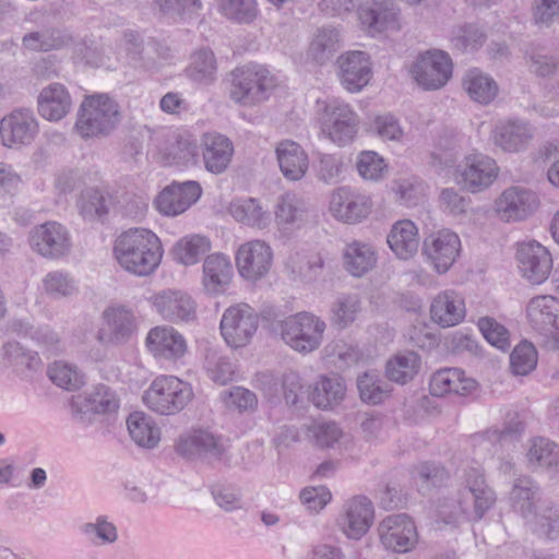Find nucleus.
I'll use <instances>...</instances> for the list:
<instances>
[{
  "label": "nucleus",
  "instance_id": "nucleus-57",
  "mask_svg": "<svg viewBox=\"0 0 559 559\" xmlns=\"http://www.w3.org/2000/svg\"><path fill=\"white\" fill-rule=\"evenodd\" d=\"M43 289L49 297L60 299L75 294L78 286L70 274L62 271H51L43 278Z\"/></svg>",
  "mask_w": 559,
  "mask_h": 559
},
{
  "label": "nucleus",
  "instance_id": "nucleus-42",
  "mask_svg": "<svg viewBox=\"0 0 559 559\" xmlns=\"http://www.w3.org/2000/svg\"><path fill=\"white\" fill-rule=\"evenodd\" d=\"M110 195L98 187H85L80 192L76 206L84 219L95 221L109 212Z\"/></svg>",
  "mask_w": 559,
  "mask_h": 559
},
{
  "label": "nucleus",
  "instance_id": "nucleus-12",
  "mask_svg": "<svg viewBox=\"0 0 559 559\" xmlns=\"http://www.w3.org/2000/svg\"><path fill=\"white\" fill-rule=\"evenodd\" d=\"M359 118L348 104L332 100L324 107L322 130L338 146L353 142L358 131Z\"/></svg>",
  "mask_w": 559,
  "mask_h": 559
},
{
  "label": "nucleus",
  "instance_id": "nucleus-19",
  "mask_svg": "<svg viewBox=\"0 0 559 559\" xmlns=\"http://www.w3.org/2000/svg\"><path fill=\"white\" fill-rule=\"evenodd\" d=\"M516 260L523 277L532 284L544 283L552 269L550 252L536 241L520 243Z\"/></svg>",
  "mask_w": 559,
  "mask_h": 559
},
{
  "label": "nucleus",
  "instance_id": "nucleus-7",
  "mask_svg": "<svg viewBox=\"0 0 559 559\" xmlns=\"http://www.w3.org/2000/svg\"><path fill=\"white\" fill-rule=\"evenodd\" d=\"M499 167L496 160L483 153L474 152L466 155L453 173L454 181L471 193L488 189L497 179Z\"/></svg>",
  "mask_w": 559,
  "mask_h": 559
},
{
  "label": "nucleus",
  "instance_id": "nucleus-60",
  "mask_svg": "<svg viewBox=\"0 0 559 559\" xmlns=\"http://www.w3.org/2000/svg\"><path fill=\"white\" fill-rule=\"evenodd\" d=\"M412 477L421 486H438L449 478L443 466L435 462H421L412 468Z\"/></svg>",
  "mask_w": 559,
  "mask_h": 559
},
{
  "label": "nucleus",
  "instance_id": "nucleus-29",
  "mask_svg": "<svg viewBox=\"0 0 559 559\" xmlns=\"http://www.w3.org/2000/svg\"><path fill=\"white\" fill-rule=\"evenodd\" d=\"M540 500L539 486L528 476H520L514 479L509 492L511 509L528 524L537 513Z\"/></svg>",
  "mask_w": 559,
  "mask_h": 559
},
{
  "label": "nucleus",
  "instance_id": "nucleus-38",
  "mask_svg": "<svg viewBox=\"0 0 559 559\" xmlns=\"http://www.w3.org/2000/svg\"><path fill=\"white\" fill-rule=\"evenodd\" d=\"M309 212V204L302 197L287 192L276 202L275 222L278 226L300 227L308 221Z\"/></svg>",
  "mask_w": 559,
  "mask_h": 559
},
{
  "label": "nucleus",
  "instance_id": "nucleus-33",
  "mask_svg": "<svg viewBox=\"0 0 559 559\" xmlns=\"http://www.w3.org/2000/svg\"><path fill=\"white\" fill-rule=\"evenodd\" d=\"M430 313L433 322L440 326H454L465 317V304L454 290H444L433 298Z\"/></svg>",
  "mask_w": 559,
  "mask_h": 559
},
{
  "label": "nucleus",
  "instance_id": "nucleus-43",
  "mask_svg": "<svg viewBox=\"0 0 559 559\" xmlns=\"http://www.w3.org/2000/svg\"><path fill=\"white\" fill-rule=\"evenodd\" d=\"M420 368V357L414 352L399 353L385 364L388 380L406 384L414 380Z\"/></svg>",
  "mask_w": 559,
  "mask_h": 559
},
{
  "label": "nucleus",
  "instance_id": "nucleus-17",
  "mask_svg": "<svg viewBox=\"0 0 559 559\" xmlns=\"http://www.w3.org/2000/svg\"><path fill=\"white\" fill-rule=\"evenodd\" d=\"M202 194L198 181L173 182L155 198L156 210L166 216H177L186 212Z\"/></svg>",
  "mask_w": 559,
  "mask_h": 559
},
{
  "label": "nucleus",
  "instance_id": "nucleus-8",
  "mask_svg": "<svg viewBox=\"0 0 559 559\" xmlns=\"http://www.w3.org/2000/svg\"><path fill=\"white\" fill-rule=\"evenodd\" d=\"M495 502L496 493L487 485L484 474L476 468H471L466 472L465 487L460 492L459 510L455 512V518L462 514L473 521H478L492 508Z\"/></svg>",
  "mask_w": 559,
  "mask_h": 559
},
{
  "label": "nucleus",
  "instance_id": "nucleus-53",
  "mask_svg": "<svg viewBox=\"0 0 559 559\" xmlns=\"http://www.w3.org/2000/svg\"><path fill=\"white\" fill-rule=\"evenodd\" d=\"M217 71L216 58L211 49L203 48L197 51L192 58L188 75L199 83H211L215 80Z\"/></svg>",
  "mask_w": 559,
  "mask_h": 559
},
{
  "label": "nucleus",
  "instance_id": "nucleus-25",
  "mask_svg": "<svg viewBox=\"0 0 559 559\" xmlns=\"http://www.w3.org/2000/svg\"><path fill=\"white\" fill-rule=\"evenodd\" d=\"M374 519L372 502L365 496H356L344 506L340 520L343 533L350 539H360L367 534Z\"/></svg>",
  "mask_w": 559,
  "mask_h": 559
},
{
  "label": "nucleus",
  "instance_id": "nucleus-37",
  "mask_svg": "<svg viewBox=\"0 0 559 559\" xmlns=\"http://www.w3.org/2000/svg\"><path fill=\"white\" fill-rule=\"evenodd\" d=\"M462 87L473 102L480 105L490 104L499 92V86L493 78L478 68L465 72L462 78Z\"/></svg>",
  "mask_w": 559,
  "mask_h": 559
},
{
  "label": "nucleus",
  "instance_id": "nucleus-23",
  "mask_svg": "<svg viewBox=\"0 0 559 559\" xmlns=\"http://www.w3.org/2000/svg\"><path fill=\"white\" fill-rule=\"evenodd\" d=\"M338 76L344 88L350 93L361 91L372 75L371 62L365 51H348L337 58Z\"/></svg>",
  "mask_w": 559,
  "mask_h": 559
},
{
  "label": "nucleus",
  "instance_id": "nucleus-59",
  "mask_svg": "<svg viewBox=\"0 0 559 559\" xmlns=\"http://www.w3.org/2000/svg\"><path fill=\"white\" fill-rule=\"evenodd\" d=\"M477 326L489 344L503 352L510 348V333L508 329L496 319L481 317L477 322Z\"/></svg>",
  "mask_w": 559,
  "mask_h": 559
},
{
  "label": "nucleus",
  "instance_id": "nucleus-9",
  "mask_svg": "<svg viewBox=\"0 0 559 559\" xmlns=\"http://www.w3.org/2000/svg\"><path fill=\"white\" fill-rule=\"evenodd\" d=\"M412 75L426 91H437L445 86L453 73L450 56L442 50H427L420 53L412 66Z\"/></svg>",
  "mask_w": 559,
  "mask_h": 559
},
{
  "label": "nucleus",
  "instance_id": "nucleus-6",
  "mask_svg": "<svg viewBox=\"0 0 559 559\" xmlns=\"http://www.w3.org/2000/svg\"><path fill=\"white\" fill-rule=\"evenodd\" d=\"M176 453L188 460L204 459L230 465L229 444L223 437L202 429L192 430L179 437Z\"/></svg>",
  "mask_w": 559,
  "mask_h": 559
},
{
  "label": "nucleus",
  "instance_id": "nucleus-52",
  "mask_svg": "<svg viewBox=\"0 0 559 559\" xmlns=\"http://www.w3.org/2000/svg\"><path fill=\"white\" fill-rule=\"evenodd\" d=\"M360 310L361 300L358 295H342L331 307V321L338 329H345L357 319Z\"/></svg>",
  "mask_w": 559,
  "mask_h": 559
},
{
  "label": "nucleus",
  "instance_id": "nucleus-3",
  "mask_svg": "<svg viewBox=\"0 0 559 559\" xmlns=\"http://www.w3.org/2000/svg\"><path fill=\"white\" fill-rule=\"evenodd\" d=\"M228 95L241 106H253L269 98L276 86L275 78L259 64H247L233 70L227 79Z\"/></svg>",
  "mask_w": 559,
  "mask_h": 559
},
{
  "label": "nucleus",
  "instance_id": "nucleus-46",
  "mask_svg": "<svg viewBox=\"0 0 559 559\" xmlns=\"http://www.w3.org/2000/svg\"><path fill=\"white\" fill-rule=\"evenodd\" d=\"M229 211L237 222L258 229L266 228L271 222L270 214L252 198L233 202Z\"/></svg>",
  "mask_w": 559,
  "mask_h": 559
},
{
  "label": "nucleus",
  "instance_id": "nucleus-64",
  "mask_svg": "<svg viewBox=\"0 0 559 559\" xmlns=\"http://www.w3.org/2000/svg\"><path fill=\"white\" fill-rule=\"evenodd\" d=\"M359 175L367 180H378L382 177L385 164L376 152H362L356 164Z\"/></svg>",
  "mask_w": 559,
  "mask_h": 559
},
{
  "label": "nucleus",
  "instance_id": "nucleus-32",
  "mask_svg": "<svg viewBox=\"0 0 559 559\" xmlns=\"http://www.w3.org/2000/svg\"><path fill=\"white\" fill-rule=\"evenodd\" d=\"M533 138L530 126L520 120L501 121L492 131V142L504 152L515 153L524 150Z\"/></svg>",
  "mask_w": 559,
  "mask_h": 559
},
{
  "label": "nucleus",
  "instance_id": "nucleus-58",
  "mask_svg": "<svg viewBox=\"0 0 559 559\" xmlns=\"http://www.w3.org/2000/svg\"><path fill=\"white\" fill-rule=\"evenodd\" d=\"M537 365V352L534 345L527 341L521 342L510 355V368L515 376H526Z\"/></svg>",
  "mask_w": 559,
  "mask_h": 559
},
{
  "label": "nucleus",
  "instance_id": "nucleus-35",
  "mask_svg": "<svg viewBox=\"0 0 559 559\" xmlns=\"http://www.w3.org/2000/svg\"><path fill=\"white\" fill-rule=\"evenodd\" d=\"M386 242L399 259L408 260L416 254L419 247L418 228L409 219L399 221L388 234Z\"/></svg>",
  "mask_w": 559,
  "mask_h": 559
},
{
  "label": "nucleus",
  "instance_id": "nucleus-5",
  "mask_svg": "<svg viewBox=\"0 0 559 559\" xmlns=\"http://www.w3.org/2000/svg\"><path fill=\"white\" fill-rule=\"evenodd\" d=\"M120 402V395L111 386H87L72 394L70 408L72 417L86 425L91 424L96 415L116 413Z\"/></svg>",
  "mask_w": 559,
  "mask_h": 559
},
{
  "label": "nucleus",
  "instance_id": "nucleus-27",
  "mask_svg": "<svg viewBox=\"0 0 559 559\" xmlns=\"http://www.w3.org/2000/svg\"><path fill=\"white\" fill-rule=\"evenodd\" d=\"M37 121L28 109L11 112L0 122V136L5 146L29 144L37 133Z\"/></svg>",
  "mask_w": 559,
  "mask_h": 559
},
{
  "label": "nucleus",
  "instance_id": "nucleus-49",
  "mask_svg": "<svg viewBox=\"0 0 559 559\" xmlns=\"http://www.w3.org/2000/svg\"><path fill=\"white\" fill-rule=\"evenodd\" d=\"M340 47V33L335 28L322 27L314 35L309 51L317 62L324 63L337 52Z\"/></svg>",
  "mask_w": 559,
  "mask_h": 559
},
{
  "label": "nucleus",
  "instance_id": "nucleus-21",
  "mask_svg": "<svg viewBox=\"0 0 559 559\" xmlns=\"http://www.w3.org/2000/svg\"><path fill=\"white\" fill-rule=\"evenodd\" d=\"M359 19L369 33L401 28V10L393 0H368L359 9Z\"/></svg>",
  "mask_w": 559,
  "mask_h": 559
},
{
  "label": "nucleus",
  "instance_id": "nucleus-24",
  "mask_svg": "<svg viewBox=\"0 0 559 559\" xmlns=\"http://www.w3.org/2000/svg\"><path fill=\"white\" fill-rule=\"evenodd\" d=\"M530 324L545 335H554L559 343V299L543 295L532 298L526 307Z\"/></svg>",
  "mask_w": 559,
  "mask_h": 559
},
{
  "label": "nucleus",
  "instance_id": "nucleus-54",
  "mask_svg": "<svg viewBox=\"0 0 559 559\" xmlns=\"http://www.w3.org/2000/svg\"><path fill=\"white\" fill-rule=\"evenodd\" d=\"M527 525L542 537L550 540L559 539V506L548 503L542 509L540 513H536L533 521Z\"/></svg>",
  "mask_w": 559,
  "mask_h": 559
},
{
  "label": "nucleus",
  "instance_id": "nucleus-16",
  "mask_svg": "<svg viewBox=\"0 0 559 559\" xmlns=\"http://www.w3.org/2000/svg\"><path fill=\"white\" fill-rule=\"evenodd\" d=\"M152 304L157 313L171 323H190L198 318L195 300L181 290H163L152 297Z\"/></svg>",
  "mask_w": 559,
  "mask_h": 559
},
{
  "label": "nucleus",
  "instance_id": "nucleus-45",
  "mask_svg": "<svg viewBox=\"0 0 559 559\" xmlns=\"http://www.w3.org/2000/svg\"><path fill=\"white\" fill-rule=\"evenodd\" d=\"M70 41L71 37L57 28H41L27 33L22 38L24 48L44 52L61 49Z\"/></svg>",
  "mask_w": 559,
  "mask_h": 559
},
{
  "label": "nucleus",
  "instance_id": "nucleus-44",
  "mask_svg": "<svg viewBox=\"0 0 559 559\" xmlns=\"http://www.w3.org/2000/svg\"><path fill=\"white\" fill-rule=\"evenodd\" d=\"M477 386H460L452 390L451 386H428L421 389L418 399V407L426 413L436 411L441 400H449L451 403H459L461 399L473 395Z\"/></svg>",
  "mask_w": 559,
  "mask_h": 559
},
{
  "label": "nucleus",
  "instance_id": "nucleus-61",
  "mask_svg": "<svg viewBox=\"0 0 559 559\" xmlns=\"http://www.w3.org/2000/svg\"><path fill=\"white\" fill-rule=\"evenodd\" d=\"M206 372L210 379L218 384H227L228 382L239 380L235 362L226 357L213 360L212 356H207Z\"/></svg>",
  "mask_w": 559,
  "mask_h": 559
},
{
  "label": "nucleus",
  "instance_id": "nucleus-20",
  "mask_svg": "<svg viewBox=\"0 0 559 559\" xmlns=\"http://www.w3.org/2000/svg\"><path fill=\"white\" fill-rule=\"evenodd\" d=\"M460 249L459 236L443 229L425 239L423 252L438 273H445L455 262Z\"/></svg>",
  "mask_w": 559,
  "mask_h": 559
},
{
  "label": "nucleus",
  "instance_id": "nucleus-2",
  "mask_svg": "<svg viewBox=\"0 0 559 559\" xmlns=\"http://www.w3.org/2000/svg\"><path fill=\"white\" fill-rule=\"evenodd\" d=\"M120 118L118 104L108 95L86 96L80 105L74 130L85 140L106 136L116 129Z\"/></svg>",
  "mask_w": 559,
  "mask_h": 559
},
{
  "label": "nucleus",
  "instance_id": "nucleus-63",
  "mask_svg": "<svg viewBox=\"0 0 559 559\" xmlns=\"http://www.w3.org/2000/svg\"><path fill=\"white\" fill-rule=\"evenodd\" d=\"M308 392L316 407L328 409L337 405L345 396L346 386H311Z\"/></svg>",
  "mask_w": 559,
  "mask_h": 559
},
{
  "label": "nucleus",
  "instance_id": "nucleus-56",
  "mask_svg": "<svg viewBox=\"0 0 559 559\" xmlns=\"http://www.w3.org/2000/svg\"><path fill=\"white\" fill-rule=\"evenodd\" d=\"M306 436L319 448L333 447L343 436L334 421L314 420L306 426Z\"/></svg>",
  "mask_w": 559,
  "mask_h": 559
},
{
  "label": "nucleus",
  "instance_id": "nucleus-14",
  "mask_svg": "<svg viewBox=\"0 0 559 559\" xmlns=\"http://www.w3.org/2000/svg\"><path fill=\"white\" fill-rule=\"evenodd\" d=\"M273 261V251L263 240H251L242 243L236 253V265L239 274L247 281L255 282L264 277Z\"/></svg>",
  "mask_w": 559,
  "mask_h": 559
},
{
  "label": "nucleus",
  "instance_id": "nucleus-1",
  "mask_svg": "<svg viewBox=\"0 0 559 559\" xmlns=\"http://www.w3.org/2000/svg\"><path fill=\"white\" fill-rule=\"evenodd\" d=\"M118 264L136 276L151 275L159 265L163 248L159 238L146 228H130L115 241Z\"/></svg>",
  "mask_w": 559,
  "mask_h": 559
},
{
  "label": "nucleus",
  "instance_id": "nucleus-41",
  "mask_svg": "<svg viewBox=\"0 0 559 559\" xmlns=\"http://www.w3.org/2000/svg\"><path fill=\"white\" fill-rule=\"evenodd\" d=\"M211 240L202 235L192 234L180 238L173 248L176 262L189 266L197 264L210 250Z\"/></svg>",
  "mask_w": 559,
  "mask_h": 559
},
{
  "label": "nucleus",
  "instance_id": "nucleus-50",
  "mask_svg": "<svg viewBox=\"0 0 559 559\" xmlns=\"http://www.w3.org/2000/svg\"><path fill=\"white\" fill-rule=\"evenodd\" d=\"M528 463L533 466L550 468L559 464L558 445L544 437H537L530 441L527 450Z\"/></svg>",
  "mask_w": 559,
  "mask_h": 559
},
{
  "label": "nucleus",
  "instance_id": "nucleus-31",
  "mask_svg": "<svg viewBox=\"0 0 559 559\" xmlns=\"http://www.w3.org/2000/svg\"><path fill=\"white\" fill-rule=\"evenodd\" d=\"M39 115L49 121L64 118L71 107L72 99L67 87L60 83H51L44 87L37 98Z\"/></svg>",
  "mask_w": 559,
  "mask_h": 559
},
{
  "label": "nucleus",
  "instance_id": "nucleus-51",
  "mask_svg": "<svg viewBox=\"0 0 559 559\" xmlns=\"http://www.w3.org/2000/svg\"><path fill=\"white\" fill-rule=\"evenodd\" d=\"M199 148L197 142L189 136H177L169 144L164 158L168 165L188 166L198 162Z\"/></svg>",
  "mask_w": 559,
  "mask_h": 559
},
{
  "label": "nucleus",
  "instance_id": "nucleus-47",
  "mask_svg": "<svg viewBox=\"0 0 559 559\" xmlns=\"http://www.w3.org/2000/svg\"><path fill=\"white\" fill-rule=\"evenodd\" d=\"M3 362L7 366L21 370L22 367L28 372H37L43 367L41 358L37 352L24 348L17 342H8L2 347Z\"/></svg>",
  "mask_w": 559,
  "mask_h": 559
},
{
  "label": "nucleus",
  "instance_id": "nucleus-48",
  "mask_svg": "<svg viewBox=\"0 0 559 559\" xmlns=\"http://www.w3.org/2000/svg\"><path fill=\"white\" fill-rule=\"evenodd\" d=\"M217 11L235 24H251L259 14L255 0H216Z\"/></svg>",
  "mask_w": 559,
  "mask_h": 559
},
{
  "label": "nucleus",
  "instance_id": "nucleus-11",
  "mask_svg": "<svg viewBox=\"0 0 559 559\" xmlns=\"http://www.w3.org/2000/svg\"><path fill=\"white\" fill-rule=\"evenodd\" d=\"M258 326V313L246 304L227 308L219 324L223 338L235 348L247 345L255 334Z\"/></svg>",
  "mask_w": 559,
  "mask_h": 559
},
{
  "label": "nucleus",
  "instance_id": "nucleus-4",
  "mask_svg": "<svg viewBox=\"0 0 559 559\" xmlns=\"http://www.w3.org/2000/svg\"><path fill=\"white\" fill-rule=\"evenodd\" d=\"M283 341L300 353L316 350L322 343L325 322L310 312H299L278 322Z\"/></svg>",
  "mask_w": 559,
  "mask_h": 559
},
{
  "label": "nucleus",
  "instance_id": "nucleus-34",
  "mask_svg": "<svg viewBox=\"0 0 559 559\" xmlns=\"http://www.w3.org/2000/svg\"><path fill=\"white\" fill-rule=\"evenodd\" d=\"M276 157L282 174L288 180L301 179L309 167L308 154L293 140H283L276 145Z\"/></svg>",
  "mask_w": 559,
  "mask_h": 559
},
{
  "label": "nucleus",
  "instance_id": "nucleus-22",
  "mask_svg": "<svg viewBox=\"0 0 559 559\" xmlns=\"http://www.w3.org/2000/svg\"><path fill=\"white\" fill-rule=\"evenodd\" d=\"M370 211L369 198L358 194L347 187L337 188L330 197L329 212L344 223H358L366 218Z\"/></svg>",
  "mask_w": 559,
  "mask_h": 559
},
{
  "label": "nucleus",
  "instance_id": "nucleus-30",
  "mask_svg": "<svg viewBox=\"0 0 559 559\" xmlns=\"http://www.w3.org/2000/svg\"><path fill=\"white\" fill-rule=\"evenodd\" d=\"M146 346L156 357L179 359L187 352L185 337L171 326H156L146 336Z\"/></svg>",
  "mask_w": 559,
  "mask_h": 559
},
{
  "label": "nucleus",
  "instance_id": "nucleus-18",
  "mask_svg": "<svg viewBox=\"0 0 559 559\" xmlns=\"http://www.w3.org/2000/svg\"><path fill=\"white\" fill-rule=\"evenodd\" d=\"M193 396L192 386H148L142 401L152 412L169 416L182 411Z\"/></svg>",
  "mask_w": 559,
  "mask_h": 559
},
{
  "label": "nucleus",
  "instance_id": "nucleus-36",
  "mask_svg": "<svg viewBox=\"0 0 559 559\" xmlns=\"http://www.w3.org/2000/svg\"><path fill=\"white\" fill-rule=\"evenodd\" d=\"M233 275L230 260L222 254L214 253L205 258L203 263V286L212 295L222 293L229 284Z\"/></svg>",
  "mask_w": 559,
  "mask_h": 559
},
{
  "label": "nucleus",
  "instance_id": "nucleus-62",
  "mask_svg": "<svg viewBox=\"0 0 559 559\" xmlns=\"http://www.w3.org/2000/svg\"><path fill=\"white\" fill-rule=\"evenodd\" d=\"M325 356L330 364L338 367L348 366L359 359V350L357 347L345 343L344 341H335L326 345Z\"/></svg>",
  "mask_w": 559,
  "mask_h": 559
},
{
  "label": "nucleus",
  "instance_id": "nucleus-55",
  "mask_svg": "<svg viewBox=\"0 0 559 559\" xmlns=\"http://www.w3.org/2000/svg\"><path fill=\"white\" fill-rule=\"evenodd\" d=\"M46 374L53 384H84L86 381L79 366L62 359L48 364Z\"/></svg>",
  "mask_w": 559,
  "mask_h": 559
},
{
  "label": "nucleus",
  "instance_id": "nucleus-15",
  "mask_svg": "<svg viewBox=\"0 0 559 559\" xmlns=\"http://www.w3.org/2000/svg\"><path fill=\"white\" fill-rule=\"evenodd\" d=\"M382 545L395 552H407L417 543V531L413 520L405 513L389 515L378 527Z\"/></svg>",
  "mask_w": 559,
  "mask_h": 559
},
{
  "label": "nucleus",
  "instance_id": "nucleus-28",
  "mask_svg": "<svg viewBox=\"0 0 559 559\" xmlns=\"http://www.w3.org/2000/svg\"><path fill=\"white\" fill-rule=\"evenodd\" d=\"M201 150L205 169L214 175L223 174L234 155L233 142L226 135L216 132L202 135Z\"/></svg>",
  "mask_w": 559,
  "mask_h": 559
},
{
  "label": "nucleus",
  "instance_id": "nucleus-10",
  "mask_svg": "<svg viewBox=\"0 0 559 559\" xmlns=\"http://www.w3.org/2000/svg\"><path fill=\"white\" fill-rule=\"evenodd\" d=\"M540 206L537 192L522 186L504 189L495 201L498 217L507 223L522 222L533 216Z\"/></svg>",
  "mask_w": 559,
  "mask_h": 559
},
{
  "label": "nucleus",
  "instance_id": "nucleus-26",
  "mask_svg": "<svg viewBox=\"0 0 559 559\" xmlns=\"http://www.w3.org/2000/svg\"><path fill=\"white\" fill-rule=\"evenodd\" d=\"M103 325L96 338L103 344L126 343L135 332L133 313L126 308H109L103 312Z\"/></svg>",
  "mask_w": 559,
  "mask_h": 559
},
{
  "label": "nucleus",
  "instance_id": "nucleus-39",
  "mask_svg": "<svg viewBox=\"0 0 559 559\" xmlns=\"http://www.w3.org/2000/svg\"><path fill=\"white\" fill-rule=\"evenodd\" d=\"M343 262L350 275L361 277L376 266L377 253L369 243L354 240L346 245Z\"/></svg>",
  "mask_w": 559,
  "mask_h": 559
},
{
  "label": "nucleus",
  "instance_id": "nucleus-13",
  "mask_svg": "<svg viewBox=\"0 0 559 559\" xmlns=\"http://www.w3.org/2000/svg\"><path fill=\"white\" fill-rule=\"evenodd\" d=\"M28 241L33 251L49 260L61 259L71 250L67 228L55 221L35 226L29 233Z\"/></svg>",
  "mask_w": 559,
  "mask_h": 559
},
{
  "label": "nucleus",
  "instance_id": "nucleus-40",
  "mask_svg": "<svg viewBox=\"0 0 559 559\" xmlns=\"http://www.w3.org/2000/svg\"><path fill=\"white\" fill-rule=\"evenodd\" d=\"M131 439L141 448L153 449L160 441V429L155 420L143 412H133L127 418Z\"/></svg>",
  "mask_w": 559,
  "mask_h": 559
}]
</instances>
